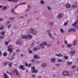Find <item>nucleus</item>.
Listing matches in <instances>:
<instances>
[{
  "label": "nucleus",
  "mask_w": 78,
  "mask_h": 78,
  "mask_svg": "<svg viewBox=\"0 0 78 78\" xmlns=\"http://www.w3.org/2000/svg\"><path fill=\"white\" fill-rule=\"evenodd\" d=\"M30 33L32 34H34V35H36L37 34V32L36 30H34L33 29H30Z\"/></svg>",
  "instance_id": "obj_1"
},
{
  "label": "nucleus",
  "mask_w": 78,
  "mask_h": 78,
  "mask_svg": "<svg viewBox=\"0 0 78 78\" xmlns=\"http://www.w3.org/2000/svg\"><path fill=\"white\" fill-rule=\"evenodd\" d=\"M35 67L33 66L31 67V71L32 73H37L38 72V70L35 69Z\"/></svg>",
  "instance_id": "obj_2"
},
{
  "label": "nucleus",
  "mask_w": 78,
  "mask_h": 78,
  "mask_svg": "<svg viewBox=\"0 0 78 78\" xmlns=\"http://www.w3.org/2000/svg\"><path fill=\"white\" fill-rule=\"evenodd\" d=\"M13 73L15 75H17L18 76H20V74L18 73V71L17 69H15L13 71Z\"/></svg>",
  "instance_id": "obj_3"
},
{
  "label": "nucleus",
  "mask_w": 78,
  "mask_h": 78,
  "mask_svg": "<svg viewBox=\"0 0 78 78\" xmlns=\"http://www.w3.org/2000/svg\"><path fill=\"white\" fill-rule=\"evenodd\" d=\"M7 50L10 53H12V46L11 45H9L7 47Z\"/></svg>",
  "instance_id": "obj_4"
},
{
  "label": "nucleus",
  "mask_w": 78,
  "mask_h": 78,
  "mask_svg": "<svg viewBox=\"0 0 78 78\" xmlns=\"http://www.w3.org/2000/svg\"><path fill=\"white\" fill-rule=\"evenodd\" d=\"M62 75L63 76H69L68 72L66 71H64L62 73Z\"/></svg>",
  "instance_id": "obj_5"
},
{
  "label": "nucleus",
  "mask_w": 78,
  "mask_h": 78,
  "mask_svg": "<svg viewBox=\"0 0 78 78\" xmlns=\"http://www.w3.org/2000/svg\"><path fill=\"white\" fill-rule=\"evenodd\" d=\"M41 66L43 68H45L47 67V65L45 62L42 63Z\"/></svg>",
  "instance_id": "obj_6"
},
{
  "label": "nucleus",
  "mask_w": 78,
  "mask_h": 78,
  "mask_svg": "<svg viewBox=\"0 0 78 78\" xmlns=\"http://www.w3.org/2000/svg\"><path fill=\"white\" fill-rule=\"evenodd\" d=\"M63 17V16L62 15V13L59 14L57 16V17L58 19H60L61 18H62Z\"/></svg>",
  "instance_id": "obj_7"
},
{
  "label": "nucleus",
  "mask_w": 78,
  "mask_h": 78,
  "mask_svg": "<svg viewBox=\"0 0 78 78\" xmlns=\"http://www.w3.org/2000/svg\"><path fill=\"white\" fill-rule=\"evenodd\" d=\"M75 52H76V51H70V56H73L74 54H75Z\"/></svg>",
  "instance_id": "obj_8"
},
{
  "label": "nucleus",
  "mask_w": 78,
  "mask_h": 78,
  "mask_svg": "<svg viewBox=\"0 0 78 78\" xmlns=\"http://www.w3.org/2000/svg\"><path fill=\"white\" fill-rule=\"evenodd\" d=\"M50 30H47V32L48 33V34L49 36V37H52V35H51V33L50 32Z\"/></svg>",
  "instance_id": "obj_9"
},
{
  "label": "nucleus",
  "mask_w": 78,
  "mask_h": 78,
  "mask_svg": "<svg viewBox=\"0 0 78 78\" xmlns=\"http://www.w3.org/2000/svg\"><path fill=\"white\" fill-rule=\"evenodd\" d=\"M78 24V20H76V21L74 23L72 24L73 27L74 26V25H77Z\"/></svg>",
  "instance_id": "obj_10"
},
{
  "label": "nucleus",
  "mask_w": 78,
  "mask_h": 78,
  "mask_svg": "<svg viewBox=\"0 0 78 78\" xmlns=\"http://www.w3.org/2000/svg\"><path fill=\"white\" fill-rule=\"evenodd\" d=\"M4 78H9V76L6 73H4L3 75Z\"/></svg>",
  "instance_id": "obj_11"
},
{
  "label": "nucleus",
  "mask_w": 78,
  "mask_h": 78,
  "mask_svg": "<svg viewBox=\"0 0 78 78\" xmlns=\"http://www.w3.org/2000/svg\"><path fill=\"white\" fill-rule=\"evenodd\" d=\"M21 38H22V39H27V38H28L27 35L24 36V35H21Z\"/></svg>",
  "instance_id": "obj_12"
},
{
  "label": "nucleus",
  "mask_w": 78,
  "mask_h": 78,
  "mask_svg": "<svg viewBox=\"0 0 78 78\" xmlns=\"http://www.w3.org/2000/svg\"><path fill=\"white\" fill-rule=\"evenodd\" d=\"M72 64V62H68L66 64V65L68 67L71 66V65Z\"/></svg>",
  "instance_id": "obj_13"
},
{
  "label": "nucleus",
  "mask_w": 78,
  "mask_h": 78,
  "mask_svg": "<svg viewBox=\"0 0 78 78\" xmlns=\"http://www.w3.org/2000/svg\"><path fill=\"white\" fill-rule=\"evenodd\" d=\"M77 41L76 40H74L73 41V45L74 46H76L77 44H76V42Z\"/></svg>",
  "instance_id": "obj_14"
},
{
  "label": "nucleus",
  "mask_w": 78,
  "mask_h": 78,
  "mask_svg": "<svg viewBox=\"0 0 78 78\" xmlns=\"http://www.w3.org/2000/svg\"><path fill=\"white\" fill-rule=\"evenodd\" d=\"M8 2H18V0H7Z\"/></svg>",
  "instance_id": "obj_15"
},
{
  "label": "nucleus",
  "mask_w": 78,
  "mask_h": 78,
  "mask_svg": "<svg viewBox=\"0 0 78 78\" xmlns=\"http://www.w3.org/2000/svg\"><path fill=\"white\" fill-rule=\"evenodd\" d=\"M31 20H32L31 18L28 19L27 21V23H28V24L30 23V22H31Z\"/></svg>",
  "instance_id": "obj_16"
},
{
  "label": "nucleus",
  "mask_w": 78,
  "mask_h": 78,
  "mask_svg": "<svg viewBox=\"0 0 78 78\" xmlns=\"http://www.w3.org/2000/svg\"><path fill=\"white\" fill-rule=\"evenodd\" d=\"M27 38L29 39H31L32 38V36L30 34H28L27 35Z\"/></svg>",
  "instance_id": "obj_17"
},
{
  "label": "nucleus",
  "mask_w": 78,
  "mask_h": 78,
  "mask_svg": "<svg viewBox=\"0 0 78 78\" xmlns=\"http://www.w3.org/2000/svg\"><path fill=\"white\" fill-rule=\"evenodd\" d=\"M51 61L52 62H55L56 61V59L55 58H52L51 59Z\"/></svg>",
  "instance_id": "obj_18"
},
{
  "label": "nucleus",
  "mask_w": 78,
  "mask_h": 78,
  "mask_svg": "<svg viewBox=\"0 0 78 78\" xmlns=\"http://www.w3.org/2000/svg\"><path fill=\"white\" fill-rule=\"evenodd\" d=\"M8 64L9 66V68H11V66H12V63H11V62H9Z\"/></svg>",
  "instance_id": "obj_19"
},
{
  "label": "nucleus",
  "mask_w": 78,
  "mask_h": 78,
  "mask_svg": "<svg viewBox=\"0 0 78 78\" xmlns=\"http://www.w3.org/2000/svg\"><path fill=\"white\" fill-rule=\"evenodd\" d=\"M11 12L12 13H13L14 14H16L17 13H16V12H15L14 11V9H12L11 10Z\"/></svg>",
  "instance_id": "obj_20"
},
{
  "label": "nucleus",
  "mask_w": 78,
  "mask_h": 78,
  "mask_svg": "<svg viewBox=\"0 0 78 78\" xmlns=\"http://www.w3.org/2000/svg\"><path fill=\"white\" fill-rule=\"evenodd\" d=\"M20 67L21 69H22V70H25V68H24V66L23 65H20Z\"/></svg>",
  "instance_id": "obj_21"
},
{
  "label": "nucleus",
  "mask_w": 78,
  "mask_h": 78,
  "mask_svg": "<svg viewBox=\"0 0 78 78\" xmlns=\"http://www.w3.org/2000/svg\"><path fill=\"white\" fill-rule=\"evenodd\" d=\"M55 55L57 56H58V57H61V56H62V55H61V53H59L58 54H55Z\"/></svg>",
  "instance_id": "obj_22"
},
{
  "label": "nucleus",
  "mask_w": 78,
  "mask_h": 78,
  "mask_svg": "<svg viewBox=\"0 0 78 78\" xmlns=\"http://www.w3.org/2000/svg\"><path fill=\"white\" fill-rule=\"evenodd\" d=\"M66 6L68 8H70V5L69 3H67L66 5Z\"/></svg>",
  "instance_id": "obj_23"
},
{
  "label": "nucleus",
  "mask_w": 78,
  "mask_h": 78,
  "mask_svg": "<svg viewBox=\"0 0 78 78\" xmlns=\"http://www.w3.org/2000/svg\"><path fill=\"white\" fill-rule=\"evenodd\" d=\"M40 45L41 46V48H42V49H43V48H44V45L43 44H41Z\"/></svg>",
  "instance_id": "obj_24"
},
{
  "label": "nucleus",
  "mask_w": 78,
  "mask_h": 78,
  "mask_svg": "<svg viewBox=\"0 0 78 78\" xmlns=\"http://www.w3.org/2000/svg\"><path fill=\"white\" fill-rule=\"evenodd\" d=\"M60 30L62 33H64L65 32L64 30L62 29H60Z\"/></svg>",
  "instance_id": "obj_25"
},
{
  "label": "nucleus",
  "mask_w": 78,
  "mask_h": 78,
  "mask_svg": "<svg viewBox=\"0 0 78 78\" xmlns=\"http://www.w3.org/2000/svg\"><path fill=\"white\" fill-rule=\"evenodd\" d=\"M40 3L41 5H43L45 3V2L43 0H41L40 1Z\"/></svg>",
  "instance_id": "obj_26"
},
{
  "label": "nucleus",
  "mask_w": 78,
  "mask_h": 78,
  "mask_svg": "<svg viewBox=\"0 0 78 78\" xmlns=\"http://www.w3.org/2000/svg\"><path fill=\"white\" fill-rule=\"evenodd\" d=\"M50 25H51L50 26V28L51 27H53V22H51L50 23Z\"/></svg>",
  "instance_id": "obj_27"
},
{
  "label": "nucleus",
  "mask_w": 78,
  "mask_h": 78,
  "mask_svg": "<svg viewBox=\"0 0 78 78\" xmlns=\"http://www.w3.org/2000/svg\"><path fill=\"white\" fill-rule=\"evenodd\" d=\"M68 23H69V21H67L66 23H65L64 24V26H66V25H67V24H68Z\"/></svg>",
  "instance_id": "obj_28"
},
{
  "label": "nucleus",
  "mask_w": 78,
  "mask_h": 78,
  "mask_svg": "<svg viewBox=\"0 0 78 78\" xmlns=\"http://www.w3.org/2000/svg\"><path fill=\"white\" fill-rule=\"evenodd\" d=\"M43 44L45 46H47V43L46 42H44Z\"/></svg>",
  "instance_id": "obj_29"
},
{
  "label": "nucleus",
  "mask_w": 78,
  "mask_h": 78,
  "mask_svg": "<svg viewBox=\"0 0 78 78\" xmlns=\"http://www.w3.org/2000/svg\"><path fill=\"white\" fill-rule=\"evenodd\" d=\"M50 47H51V44H49L46 45L47 48H49Z\"/></svg>",
  "instance_id": "obj_30"
},
{
  "label": "nucleus",
  "mask_w": 78,
  "mask_h": 78,
  "mask_svg": "<svg viewBox=\"0 0 78 78\" xmlns=\"http://www.w3.org/2000/svg\"><path fill=\"white\" fill-rule=\"evenodd\" d=\"M72 44H69L67 45V47L68 48H69V47H70L72 46Z\"/></svg>",
  "instance_id": "obj_31"
},
{
  "label": "nucleus",
  "mask_w": 78,
  "mask_h": 78,
  "mask_svg": "<svg viewBox=\"0 0 78 78\" xmlns=\"http://www.w3.org/2000/svg\"><path fill=\"white\" fill-rule=\"evenodd\" d=\"M3 55L4 56H7V53L6 52H4L3 54Z\"/></svg>",
  "instance_id": "obj_32"
},
{
  "label": "nucleus",
  "mask_w": 78,
  "mask_h": 78,
  "mask_svg": "<svg viewBox=\"0 0 78 78\" xmlns=\"http://www.w3.org/2000/svg\"><path fill=\"white\" fill-rule=\"evenodd\" d=\"M64 58H65V59H67L69 58V57L67 56H64Z\"/></svg>",
  "instance_id": "obj_33"
},
{
  "label": "nucleus",
  "mask_w": 78,
  "mask_h": 78,
  "mask_svg": "<svg viewBox=\"0 0 78 78\" xmlns=\"http://www.w3.org/2000/svg\"><path fill=\"white\" fill-rule=\"evenodd\" d=\"M9 62H4V66H6V65H7V64H8Z\"/></svg>",
  "instance_id": "obj_34"
},
{
  "label": "nucleus",
  "mask_w": 78,
  "mask_h": 78,
  "mask_svg": "<svg viewBox=\"0 0 78 78\" xmlns=\"http://www.w3.org/2000/svg\"><path fill=\"white\" fill-rule=\"evenodd\" d=\"M34 58L35 59H37V58H39V57H38V56H37L36 55H35L34 56Z\"/></svg>",
  "instance_id": "obj_35"
},
{
  "label": "nucleus",
  "mask_w": 78,
  "mask_h": 78,
  "mask_svg": "<svg viewBox=\"0 0 78 78\" xmlns=\"http://www.w3.org/2000/svg\"><path fill=\"white\" fill-rule=\"evenodd\" d=\"M71 30L72 31H73V32H75V31H76V30H75V29L74 28H72L71 29Z\"/></svg>",
  "instance_id": "obj_36"
},
{
  "label": "nucleus",
  "mask_w": 78,
  "mask_h": 78,
  "mask_svg": "<svg viewBox=\"0 0 78 78\" xmlns=\"http://www.w3.org/2000/svg\"><path fill=\"white\" fill-rule=\"evenodd\" d=\"M27 8H28V9H30V8H31V6L29 5H28L27 6Z\"/></svg>",
  "instance_id": "obj_37"
},
{
  "label": "nucleus",
  "mask_w": 78,
  "mask_h": 78,
  "mask_svg": "<svg viewBox=\"0 0 78 78\" xmlns=\"http://www.w3.org/2000/svg\"><path fill=\"white\" fill-rule=\"evenodd\" d=\"M9 20H13V19H14V17H10L9 18Z\"/></svg>",
  "instance_id": "obj_38"
},
{
  "label": "nucleus",
  "mask_w": 78,
  "mask_h": 78,
  "mask_svg": "<svg viewBox=\"0 0 78 78\" xmlns=\"http://www.w3.org/2000/svg\"><path fill=\"white\" fill-rule=\"evenodd\" d=\"M72 7H73V9L74 8H77V5H72Z\"/></svg>",
  "instance_id": "obj_39"
},
{
  "label": "nucleus",
  "mask_w": 78,
  "mask_h": 78,
  "mask_svg": "<svg viewBox=\"0 0 78 78\" xmlns=\"http://www.w3.org/2000/svg\"><path fill=\"white\" fill-rule=\"evenodd\" d=\"M16 44L17 45H20V43L19 41H17L16 42Z\"/></svg>",
  "instance_id": "obj_40"
},
{
  "label": "nucleus",
  "mask_w": 78,
  "mask_h": 78,
  "mask_svg": "<svg viewBox=\"0 0 78 78\" xmlns=\"http://www.w3.org/2000/svg\"><path fill=\"white\" fill-rule=\"evenodd\" d=\"M37 48H34V51H37Z\"/></svg>",
  "instance_id": "obj_41"
},
{
  "label": "nucleus",
  "mask_w": 78,
  "mask_h": 78,
  "mask_svg": "<svg viewBox=\"0 0 78 78\" xmlns=\"http://www.w3.org/2000/svg\"><path fill=\"white\" fill-rule=\"evenodd\" d=\"M59 44H60V41H57V44L58 45Z\"/></svg>",
  "instance_id": "obj_42"
},
{
  "label": "nucleus",
  "mask_w": 78,
  "mask_h": 78,
  "mask_svg": "<svg viewBox=\"0 0 78 78\" xmlns=\"http://www.w3.org/2000/svg\"><path fill=\"white\" fill-rule=\"evenodd\" d=\"M76 65L73 66L72 67L71 69H75L76 67Z\"/></svg>",
  "instance_id": "obj_43"
},
{
  "label": "nucleus",
  "mask_w": 78,
  "mask_h": 78,
  "mask_svg": "<svg viewBox=\"0 0 78 78\" xmlns=\"http://www.w3.org/2000/svg\"><path fill=\"white\" fill-rule=\"evenodd\" d=\"M47 9L48 10H51V8H50V7L49 6L47 7Z\"/></svg>",
  "instance_id": "obj_44"
},
{
  "label": "nucleus",
  "mask_w": 78,
  "mask_h": 78,
  "mask_svg": "<svg viewBox=\"0 0 78 78\" xmlns=\"http://www.w3.org/2000/svg\"><path fill=\"white\" fill-rule=\"evenodd\" d=\"M7 7L6 6H5L2 9L3 10H5L7 8Z\"/></svg>",
  "instance_id": "obj_45"
},
{
  "label": "nucleus",
  "mask_w": 78,
  "mask_h": 78,
  "mask_svg": "<svg viewBox=\"0 0 78 78\" xmlns=\"http://www.w3.org/2000/svg\"><path fill=\"white\" fill-rule=\"evenodd\" d=\"M12 59H14L15 58H14V54L13 55H12V57L11 58Z\"/></svg>",
  "instance_id": "obj_46"
},
{
  "label": "nucleus",
  "mask_w": 78,
  "mask_h": 78,
  "mask_svg": "<svg viewBox=\"0 0 78 78\" xmlns=\"http://www.w3.org/2000/svg\"><path fill=\"white\" fill-rule=\"evenodd\" d=\"M29 53H33V51L31 50H29Z\"/></svg>",
  "instance_id": "obj_47"
},
{
  "label": "nucleus",
  "mask_w": 78,
  "mask_h": 78,
  "mask_svg": "<svg viewBox=\"0 0 78 78\" xmlns=\"http://www.w3.org/2000/svg\"><path fill=\"white\" fill-rule=\"evenodd\" d=\"M56 66H57L58 67H59V66H60V64H56L55 65Z\"/></svg>",
  "instance_id": "obj_48"
},
{
  "label": "nucleus",
  "mask_w": 78,
  "mask_h": 78,
  "mask_svg": "<svg viewBox=\"0 0 78 78\" xmlns=\"http://www.w3.org/2000/svg\"><path fill=\"white\" fill-rule=\"evenodd\" d=\"M57 61L58 62H62V60H61V59H58V60H57Z\"/></svg>",
  "instance_id": "obj_49"
},
{
  "label": "nucleus",
  "mask_w": 78,
  "mask_h": 78,
  "mask_svg": "<svg viewBox=\"0 0 78 78\" xmlns=\"http://www.w3.org/2000/svg\"><path fill=\"white\" fill-rule=\"evenodd\" d=\"M5 44L6 45H8V42L7 41H5Z\"/></svg>",
  "instance_id": "obj_50"
},
{
  "label": "nucleus",
  "mask_w": 78,
  "mask_h": 78,
  "mask_svg": "<svg viewBox=\"0 0 78 78\" xmlns=\"http://www.w3.org/2000/svg\"><path fill=\"white\" fill-rule=\"evenodd\" d=\"M5 32H2V35H5Z\"/></svg>",
  "instance_id": "obj_51"
},
{
  "label": "nucleus",
  "mask_w": 78,
  "mask_h": 78,
  "mask_svg": "<svg viewBox=\"0 0 78 78\" xmlns=\"http://www.w3.org/2000/svg\"><path fill=\"white\" fill-rule=\"evenodd\" d=\"M30 66H31V63H30L28 64L27 67H30Z\"/></svg>",
  "instance_id": "obj_52"
},
{
  "label": "nucleus",
  "mask_w": 78,
  "mask_h": 78,
  "mask_svg": "<svg viewBox=\"0 0 78 78\" xmlns=\"http://www.w3.org/2000/svg\"><path fill=\"white\" fill-rule=\"evenodd\" d=\"M34 43H32L31 44L30 46L31 47H33V46H34Z\"/></svg>",
  "instance_id": "obj_53"
},
{
  "label": "nucleus",
  "mask_w": 78,
  "mask_h": 78,
  "mask_svg": "<svg viewBox=\"0 0 78 78\" xmlns=\"http://www.w3.org/2000/svg\"><path fill=\"white\" fill-rule=\"evenodd\" d=\"M31 62H35V60L34 59H32L31 60Z\"/></svg>",
  "instance_id": "obj_54"
},
{
  "label": "nucleus",
  "mask_w": 78,
  "mask_h": 78,
  "mask_svg": "<svg viewBox=\"0 0 78 78\" xmlns=\"http://www.w3.org/2000/svg\"><path fill=\"white\" fill-rule=\"evenodd\" d=\"M4 39V37H0V39Z\"/></svg>",
  "instance_id": "obj_55"
},
{
  "label": "nucleus",
  "mask_w": 78,
  "mask_h": 78,
  "mask_svg": "<svg viewBox=\"0 0 78 78\" xmlns=\"http://www.w3.org/2000/svg\"><path fill=\"white\" fill-rule=\"evenodd\" d=\"M19 18H20V19H23L24 17L23 16H20Z\"/></svg>",
  "instance_id": "obj_56"
},
{
  "label": "nucleus",
  "mask_w": 78,
  "mask_h": 78,
  "mask_svg": "<svg viewBox=\"0 0 78 78\" xmlns=\"http://www.w3.org/2000/svg\"><path fill=\"white\" fill-rule=\"evenodd\" d=\"M3 29V27H0V30H2Z\"/></svg>",
  "instance_id": "obj_57"
},
{
  "label": "nucleus",
  "mask_w": 78,
  "mask_h": 78,
  "mask_svg": "<svg viewBox=\"0 0 78 78\" xmlns=\"http://www.w3.org/2000/svg\"><path fill=\"white\" fill-rule=\"evenodd\" d=\"M25 65L26 66H27V67H28V63H25Z\"/></svg>",
  "instance_id": "obj_58"
},
{
  "label": "nucleus",
  "mask_w": 78,
  "mask_h": 78,
  "mask_svg": "<svg viewBox=\"0 0 78 78\" xmlns=\"http://www.w3.org/2000/svg\"><path fill=\"white\" fill-rule=\"evenodd\" d=\"M65 44H68L67 41H65Z\"/></svg>",
  "instance_id": "obj_59"
},
{
  "label": "nucleus",
  "mask_w": 78,
  "mask_h": 78,
  "mask_svg": "<svg viewBox=\"0 0 78 78\" xmlns=\"http://www.w3.org/2000/svg\"><path fill=\"white\" fill-rule=\"evenodd\" d=\"M30 11V9H27L25 10L26 12H27V11Z\"/></svg>",
  "instance_id": "obj_60"
},
{
  "label": "nucleus",
  "mask_w": 78,
  "mask_h": 78,
  "mask_svg": "<svg viewBox=\"0 0 78 78\" xmlns=\"http://www.w3.org/2000/svg\"><path fill=\"white\" fill-rule=\"evenodd\" d=\"M32 76L33 78H35V75H34V74L33 75H32Z\"/></svg>",
  "instance_id": "obj_61"
},
{
  "label": "nucleus",
  "mask_w": 78,
  "mask_h": 78,
  "mask_svg": "<svg viewBox=\"0 0 78 78\" xmlns=\"http://www.w3.org/2000/svg\"><path fill=\"white\" fill-rule=\"evenodd\" d=\"M11 25H9L8 27V28H10V27H11Z\"/></svg>",
  "instance_id": "obj_62"
},
{
  "label": "nucleus",
  "mask_w": 78,
  "mask_h": 78,
  "mask_svg": "<svg viewBox=\"0 0 78 78\" xmlns=\"http://www.w3.org/2000/svg\"><path fill=\"white\" fill-rule=\"evenodd\" d=\"M72 31V29H69V33H70V31Z\"/></svg>",
  "instance_id": "obj_63"
},
{
  "label": "nucleus",
  "mask_w": 78,
  "mask_h": 78,
  "mask_svg": "<svg viewBox=\"0 0 78 78\" xmlns=\"http://www.w3.org/2000/svg\"><path fill=\"white\" fill-rule=\"evenodd\" d=\"M36 62H37V63H38L39 64V63H40V62L39 61H36Z\"/></svg>",
  "instance_id": "obj_64"
}]
</instances>
